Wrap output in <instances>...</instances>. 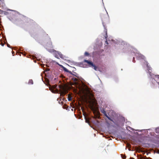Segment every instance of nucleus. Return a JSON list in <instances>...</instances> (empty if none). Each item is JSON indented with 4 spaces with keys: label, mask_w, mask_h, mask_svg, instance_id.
<instances>
[{
    "label": "nucleus",
    "mask_w": 159,
    "mask_h": 159,
    "mask_svg": "<svg viewBox=\"0 0 159 159\" xmlns=\"http://www.w3.org/2000/svg\"><path fill=\"white\" fill-rule=\"evenodd\" d=\"M59 86L60 89V95L62 96H64L68 93V91L64 86L60 85Z\"/></svg>",
    "instance_id": "obj_1"
},
{
    "label": "nucleus",
    "mask_w": 159,
    "mask_h": 159,
    "mask_svg": "<svg viewBox=\"0 0 159 159\" xmlns=\"http://www.w3.org/2000/svg\"><path fill=\"white\" fill-rule=\"evenodd\" d=\"M84 61L87 63L89 67H92L95 70H97L98 67L92 62L86 60H84Z\"/></svg>",
    "instance_id": "obj_2"
},
{
    "label": "nucleus",
    "mask_w": 159,
    "mask_h": 159,
    "mask_svg": "<svg viewBox=\"0 0 159 159\" xmlns=\"http://www.w3.org/2000/svg\"><path fill=\"white\" fill-rule=\"evenodd\" d=\"M145 64L147 67V70H148V73L151 77H153V75L154 74L152 73V68L151 67L148 65V63L147 61L145 62Z\"/></svg>",
    "instance_id": "obj_3"
},
{
    "label": "nucleus",
    "mask_w": 159,
    "mask_h": 159,
    "mask_svg": "<svg viewBox=\"0 0 159 159\" xmlns=\"http://www.w3.org/2000/svg\"><path fill=\"white\" fill-rule=\"evenodd\" d=\"M21 20L24 23H28L29 22V19L25 16H22L21 18Z\"/></svg>",
    "instance_id": "obj_4"
},
{
    "label": "nucleus",
    "mask_w": 159,
    "mask_h": 159,
    "mask_svg": "<svg viewBox=\"0 0 159 159\" xmlns=\"http://www.w3.org/2000/svg\"><path fill=\"white\" fill-rule=\"evenodd\" d=\"M152 79L151 80V81L152 82L154 80L155 81L156 80H156H159V75H153V77H151Z\"/></svg>",
    "instance_id": "obj_5"
},
{
    "label": "nucleus",
    "mask_w": 159,
    "mask_h": 159,
    "mask_svg": "<svg viewBox=\"0 0 159 159\" xmlns=\"http://www.w3.org/2000/svg\"><path fill=\"white\" fill-rule=\"evenodd\" d=\"M101 112L104 115L106 116L109 120L111 121H112V120L107 116L106 111L104 109L101 110Z\"/></svg>",
    "instance_id": "obj_6"
},
{
    "label": "nucleus",
    "mask_w": 159,
    "mask_h": 159,
    "mask_svg": "<svg viewBox=\"0 0 159 159\" xmlns=\"http://www.w3.org/2000/svg\"><path fill=\"white\" fill-rule=\"evenodd\" d=\"M57 64L59 65L61 67V68H62L63 70H64L65 71V72H68V73H69L70 74H72V72L71 71H69V70L68 69H67L66 68H65V67H64V66H62V65H59V64L57 63Z\"/></svg>",
    "instance_id": "obj_7"
},
{
    "label": "nucleus",
    "mask_w": 159,
    "mask_h": 159,
    "mask_svg": "<svg viewBox=\"0 0 159 159\" xmlns=\"http://www.w3.org/2000/svg\"><path fill=\"white\" fill-rule=\"evenodd\" d=\"M112 121L115 125H116L117 126H119L120 121L119 120H117L116 121H114L113 120L112 121Z\"/></svg>",
    "instance_id": "obj_8"
},
{
    "label": "nucleus",
    "mask_w": 159,
    "mask_h": 159,
    "mask_svg": "<svg viewBox=\"0 0 159 159\" xmlns=\"http://www.w3.org/2000/svg\"><path fill=\"white\" fill-rule=\"evenodd\" d=\"M71 75L77 77L78 78H79V75L75 72H73V73L72 72V74H70Z\"/></svg>",
    "instance_id": "obj_9"
},
{
    "label": "nucleus",
    "mask_w": 159,
    "mask_h": 159,
    "mask_svg": "<svg viewBox=\"0 0 159 159\" xmlns=\"http://www.w3.org/2000/svg\"><path fill=\"white\" fill-rule=\"evenodd\" d=\"M58 55L59 56V57H60L61 58H64L63 55L61 54V53L59 52L58 51Z\"/></svg>",
    "instance_id": "obj_10"
},
{
    "label": "nucleus",
    "mask_w": 159,
    "mask_h": 159,
    "mask_svg": "<svg viewBox=\"0 0 159 159\" xmlns=\"http://www.w3.org/2000/svg\"><path fill=\"white\" fill-rule=\"evenodd\" d=\"M58 51H56L54 53V55L55 57L56 58L59 59V56L58 55Z\"/></svg>",
    "instance_id": "obj_11"
},
{
    "label": "nucleus",
    "mask_w": 159,
    "mask_h": 159,
    "mask_svg": "<svg viewBox=\"0 0 159 159\" xmlns=\"http://www.w3.org/2000/svg\"><path fill=\"white\" fill-rule=\"evenodd\" d=\"M139 57H138V59H143L144 58V56L142 55H141V54H139Z\"/></svg>",
    "instance_id": "obj_12"
},
{
    "label": "nucleus",
    "mask_w": 159,
    "mask_h": 159,
    "mask_svg": "<svg viewBox=\"0 0 159 159\" xmlns=\"http://www.w3.org/2000/svg\"><path fill=\"white\" fill-rule=\"evenodd\" d=\"M28 84H33V80L31 79L28 82Z\"/></svg>",
    "instance_id": "obj_13"
},
{
    "label": "nucleus",
    "mask_w": 159,
    "mask_h": 159,
    "mask_svg": "<svg viewBox=\"0 0 159 159\" xmlns=\"http://www.w3.org/2000/svg\"><path fill=\"white\" fill-rule=\"evenodd\" d=\"M68 100L69 101H70L71 100L72 98L71 96L70 95V94H69L68 97Z\"/></svg>",
    "instance_id": "obj_14"
},
{
    "label": "nucleus",
    "mask_w": 159,
    "mask_h": 159,
    "mask_svg": "<svg viewBox=\"0 0 159 159\" xmlns=\"http://www.w3.org/2000/svg\"><path fill=\"white\" fill-rule=\"evenodd\" d=\"M72 80L74 82H77L78 81V79L75 78H72Z\"/></svg>",
    "instance_id": "obj_15"
},
{
    "label": "nucleus",
    "mask_w": 159,
    "mask_h": 159,
    "mask_svg": "<svg viewBox=\"0 0 159 159\" xmlns=\"http://www.w3.org/2000/svg\"><path fill=\"white\" fill-rule=\"evenodd\" d=\"M84 55L85 56H89V54L88 52H86L84 53Z\"/></svg>",
    "instance_id": "obj_16"
},
{
    "label": "nucleus",
    "mask_w": 159,
    "mask_h": 159,
    "mask_svg": "<svg viewBox=\"0 0 159 159\" xmlns=\"http://www.w3.org/2000/svg\"><path fill=\"white\" fill-rule=\"evenodd\" d=\"M121 157L124 159H125L126 157L125 155H124L122 154H121Z\"/></svg>",
    "instance_id": "obj_17"
},
{
    "label": "nucleus",
    "mask_w": 159,
    "mask_h": 159,
    "mask_svg": "<svg viewBox=\"0 0 159 159\" xmlns=\"http://www.w3.org/2000/svg\"><path fill=\"white\" fill-rule=\"evenodd\" d=\"M156 132L157 133H159V128H157L156 129Z\"/></svg>",
    "instance_id": "obj_18"
},
{
    "label": "nucleus",
    "mask_w": 159,
    "mask_h": 159,
    "mask_svg": "<svg viewBox=\"0 0 159 159\" xmlns=\"http://www.w3.org/2000/svg\"><path fill=\"white\" fill-rule=\"evenodd\" d=\"M3 12V11H2V10L0 9V14H2V13Z\"/></svg>",
    "instance_id": "obj_19"
},
{
    "label": "nucleus",
    "mask_w": 159,
    "mask_h": 159,
    "mask_svg": "<svg viewBox=\"0 0 159 159\" xmlns=\"http://www.w3.org/2000/svg\"><path fill=\"white\" fill-rule=\"evenodd\" d=\"M104 28L106 30V35H107V30L106 29V28L105 27L104 25Z\"/></svg>",
    "instance_id": "obj_20"
},
{
    "label": "nucleus",
    "mask_w": 159,
    "mask_h": 159,
    "mask_svg": "<svg viewBox=\"0 0 159 159\" xmlns=\"http://www.w3.org/2000/svg\"><path fill=\"white\" fill-rule=\"evenodd\" d=\"M133 61L134 62H135V61L134 60V57H133Z\"/></svg>",
    "instance_id": "obj_21"
},
{
    "label": "nucleus",
    "mask_w": 159,
    "mask_h": 159,
    "mask_svg": "<svg viewBox=\"0 0 159 159\" xmlns=\"http://www.w3.org/2000/svg\"><path fill=\"white\" fill-rule=\"evenodd\" d=\"M85 121L86 123H88L89 122V120L86 119L85 120Z\"/></svg>",
    "instance_id": "obj_22"
},
{
    "label": "nucleus",
    "mask_w": 159,
    "mask_h": 159,
    "mask_svg": "<svg viewBox=\"0 0 159 159\" xmlns=\"http://www.w3.org/2000/svg\"><path fill=\"white\" fill-rule=\"evenodd\" d=\"M56 92H57V93L58 92V90H57V89H56Z\"/></svg>",
    "instance_id": "obj_23"
},
{
    "label": "nucleus",
    "mask_w": 159,
    "mask_h": 159,
    "mask_svg": "<svg viewBox=\"0 0 159 159\" xmlns=\"http://www.w3.org/2000/svg\"><path fill=\"white\" fill-rule=\"evenodd\" d=\"M7 46H8V47H10V45H9V44H7Z\"/></svg>",
    "instance_id": "obj_24"
},
{
    "label": "nucleus",
    "mask_w": 159,
    "mask_h": 159,
    "mask_svg": "<svg viewBox=\"0 0 159 159\" xmlns=\"http://www.w3.org/2000/svg\"><path fill=\"white\" fill-rule=\"evenodd\" d=\"M1 45H2V46H4V44H3V43H2V44H1Z\"/></svg>",
    "instance_id": "obj_25"
},
{
    "label": "nucleus",
    "mask_w": 159,
    "mask_h": 159,
    "mask_svg": "<svg viewBox=\"0 0 159 159\" xmlns=\"http://www.w3.org/2000/svg\"><path fill=\"white\" fill-rule=\"evenodd\" d=\"M50 43H51V44L50 45H51V46H52V43L51 42H50Z\"/></svg>",
    "instance_id": "obj_26"
},
{
    "label": "nucleus",
    "mask_w": 159,
    "mask_h": 159,
    "mask_svg": "<svg viewBox=\"0 0 159 159\" xmlns=\"http://www.w3.org/2000/svg\"><path fill=\"white\" fill-rule=\"evenodd\" d=\"M2 0H0V1H2Z\"/></svg>",
    "instance_id": "obj_27"
},
{
    "label": "nucleus",
    "mask_w": 159,
    "mask_h": 159,
    "mask_svg": "<svg viewBox=\"0 0 159 159\" xmlns=\"http://www.w3.org/2000/svg\"><path fill=\"white\" fill-rule=\"evenodd\" d=\"M131 159H134L133 158H132Z\"/></svg>",
    "instance_id": "obj_28"
}]
</instances>
